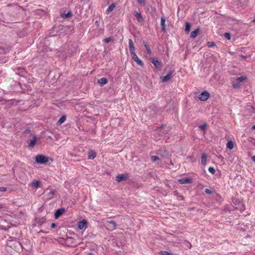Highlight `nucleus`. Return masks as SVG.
Masks as SVG:
<instances>
[{"mask_svg": "<svg viewBox=\"0 0 255 255\" xmlns=\"http://www.w3.org/2000/svg\"><path fill=\"white\" fill-rule=\"evenodd\" d=\"M35 161L39 164H45L48 161L49 158L42 154H38L35 156Z\"/></svg>", "mask_w": 255, "mask_h": 255, "instance_id": "obj_1", "label": "nucleus"}, {"mask_svg": "<svg viewBox=\"0 0 255 255\" xmlns=\"http://www.w3.org/2000/svg\"><path fill=\"white\" fill-rule=\"evenodd\" d=\"M174 73V70H170L166 75L160 77V81L162 83H165L169 81L173 77Z\"/></svg>", "mask_w": 255, "mask_h": 255, "instance_id": "obj_2", "label": "nucleus"}, {"mask_svg": "<svg viewBox=\"0 0 255 255\" xmlns=\"http://www.w3.org/2000/svg\"><path fill=\"white\" fill-rule=\"evenodd\" d=\"M130 53L131 54V56H132V59L135 62H136L139 65H140L141 66H143L144 65V63L142 62V61H141V60H140L138 58V57H137V56L136 55V54H135L134 51L131 52H130Z\"/></svg>", "mask_w": 255, "mask_h": 255, "instance_id": "obj_3", "label": "nucleus"}, {"mask_svg": "<svg viewBox=\"0 0 255 255\" xmlns=\"http://www.w3.org/2000/svg\"><path fill=\"white\" fill-rule=\"evenodd\" d=\"M151 61L156 68L160 69L162 67V63L161 62H159L156 57L151 58Z\"/></svg>", "mask_w": 255, "mask_h": 255, "instance_id": "obj_4", "label": "nucleus"}, {"mask_svg": "<svg viewBox=\"0 0 255 255\" xmlns=\"http://www.w3.org/2000/svg\"><path fill=\"white\" fill-rule=\"evenodd\" d=\"M210 97V93L205 91L201 93L199 96V99L202 101H206Z\"/></svg>", "mask_w": 255, "mask_h": 255, "instance_id": "obj_5", "label": "nucleus"}, {"mask_svg": "<svg viewBox=\"0 0 255 255\" xmlns=\"http://www.w3.org/2000/svg\"><path fill=\"white\" fill-rule=\"evenodd\" d=\"M37 141V136L35 135H33L32 139L28 140V147L30 149H32L35 145Z\"/></svg>", "mask_w": 255, "mask_h": 255, "instance_id": "obj_6", "label": "nucleus"}, {"mask_svg": "<svg viewBox=\"0 0 255 255\" xmlns=\"http://www.w3.org/2000/svg\"><path fill=\"white\" fill-rule=\"evenodd\" d=\"M88 225V222L86 220L83 219L81 221H79L77 223V227L79 229L82 230L84 228H86Z\"/></svg>", "mask_w": 255, "mask_h": 255, "instance_id": "obj_7", "label": "nucleus"}, {"mask_svg": "<svg viewBox=\"0 0 255 255\" xmlns=\"http://www.w3.org/2000/svg\"><path fill=\"white\" fill-rule=\"evenodd\" d=\"M128 178V176L127 174H119L116 177V180L117 182H121L123 181L126 180Z\"/></svg>", "mask_w": 255, "mask_h": 255, "instance_id": "obj_8", "label": "nucleus"}, {"mask_svg": "<svg viewBox=\"0 0 255 255\" xmlns=\"http://www.w3.org/2000/svg\"><path fill=\"white\" fill-rule=\"evenodd\" d=\"M106 224L111 230H115L117 228V224L114 221H108L107 222Z\"/></svg>", "mask_w": 255, "mask_h": 255, "instance_id": "obj_9", "label": "nucleus"}, {"mask_svg": "<svg viewBox=\"0 0 255 255\" xmlns=\"http://www.w3.org/2000/svg\"><path fill=\"white\" fill-rule=\"evenodd\" d=\"M178 182L181 184L191 183L192 182V179L189 177H185L179 179Z\"/></svg>", "mask_w": 255, "mask_h": 255, "instance_id": "obj_10", "label": "nucleus"}, {"mask_svg": "<svg viewBox=\"0 0 255 255\" xmlns=\"http://www.w3.org/2000/svg\"><path fill=\"white\" fill-rule=\"evenodd\" d=\"M134 15L136 17L139 22L143 23L144 22V19L141 15V13L140 12L135 11Z\"/></svg>", "mask_w": 255, "mask_h": 255, "instance_id": "obj_11", "label": "nucleus"}, {"mask_svg": "<svg viewBox=\"0 0 255 255\" xmlns=\"http://www.w3.org/2000/svg\"><path fill=\"white\" fill-rule=\"evenodd\" d=\"M65 212V210L64 208H60V209H57L54 214L55 218L58 219Z\"/></svg>", "mask_w": 255, "mask_h": 255, "instance_id": "obj_12", "label": "nucleus"}, {"mask_svg": "<svg viewBox=\"0 0 255 255\" xmlns=\"http://www.w3.org/2000/svg\"><path fill=\"white\" fill-rule=\"evenodd\" d=\"M128 45H129V50L130 52H133L135 51V47L134 46V44L131 39H128Z\"/></svg>", "mask_w": 255, "mask_h": 255, "instance_id": "obj_13", "label": "nucleus"}, {"mask_svg": "<svg viewBox=\"0 0 255 255\" xmlns=\"http://www.w3.org/2000/svg\"><path fill=\"white\" fill-rule=\"evenodd\" d=\"M116 5L115 3H112L106 10V14H108L111 12H112L113 10V9L116 7Z\"/></svg>", "mask_w": 255, "mask_h": 255, "instance_id": "obj_14", "label": "nucleus"}, {"mask_svg": "<svg viewBox=\"0 0 255 255\" xmlns=\"http://www.w3.org/2000/svg\"><path fill=\"white\" fill-rule=\"evenodd\" d=\"M165 18L164 17H161V29L162 31L164 32H165Z\"/></svg>", "mask_w": 255, "mask_h": 255, "instance_id": "obj_15", "label": "nucleus"}, {"mask_svg": "<svg viewBox=\"0 0 255 255\" xmlns=\"http://www.w3.org/2000/svg\"><path fill=\"white\" fill-rule=\"evenodd\" d=\"M200 32V29L197 28L196 30L192 31L190 33V37L192 38H195Z\"/></svg>", "mask_w": 255, "mask_h": 255, "instance_id": "obj_16", "label": "nucleus"}, {"mask_svg": "<svg viewBox=\"0 0 255 255\" xmlns=\"http://www.w3.org/2000/svg\"><path fill=\"white\" fill-rule=\"evenodd\" d=\"M143 44L146 50L147 54L150 55H151L152 52H151L150 48H149V47L148 46L147 42L145 41H144L143 42Z\"/></svg>", "mask_w": 255, "mask_h": 255, "instance_id": "obj_17", "label": "nucleus"}, {"mask_svg": "<svg viewBox=\"0 0 255 255\" xmlns=\"http://www.w3.org/2000/svg\"><path fill=\"white\" fill-rule=\"evenodd\" d=\"M108 81V79L106 78H102L98 80V83L100 84L101 86H103L106 84Z\"/></svg>", "mask_w": 255, "mask_h": 255, "instance_id": "obj_18", "label": "nucleus"}, {"mask_svg": "<svg viewBox=\"0 0 255 255\" xmlns=\"http://www.w3.org/2000/svg\"><path fill=\"white\" fill-rule=\"evenodd\" d=\"M96 156V153L94 150H91L89 152L88 158L90 159H93Z\"/></svg>", "mask_w": 255, "mask_h": 255, "instance_id": "obj_19", "label": "nucleus"}, {"mask_svg": "<svg viewBox=\"0 0 255 255\" xmlns=\"http://www.w3.org/2000/svg\"><path fill=\"white\" fill-rule=\"evenodd\" d=\"M207 156L206 153H203L202 154L201 163L205 165L207 162Z\"/></svg>", "mask_w": 255, "mask_h": 255, "instance_id": "obj_20", "label": "nucleus"}, {"mask_svg": "<svg viewBox=\"0 0 255 255\" xmlns=\"http://www.w3.org/2000/svg\"><path fill=\"white\" fill-rule=\"evenodd\" d=\"M61 16L63 18H67L71 17L72 16V13L71 11H68L67 13H63L61 14Z\"/></svg>", "mask_w": 255, "mask_h": 255, "instance_id": "obj_21", "label": "nucleus"}, {"mask_svg": "<svg viewBox=\"0 0 255 255\" xmlns=\"http://www.w3.org/2000/svg\"><path fill=\"white\" fill-rule=\"evenodd\" d=\"M234 146V143L233 141L231 140H230L228 141L227 143V147L230 149H233Z\"/></svg>", "mask_w": 255, "mask_h": 255, "instance_id": "obj_22", "label": "nucleus"}, {"mask_svg": "<svg viewBox=\"0 0 255 255\" xmlns=\"http://www.w3.org/2000/svg\"><path fill=\"white\" fill-rule=\"evenodd\" d=\"M191 28V24L189 22H186L185 24V32L186 33H188L189 31H190Z\"/></svg>", "mask_w": 255, "mask_h": 255, "instance_id": "obj_23", "label": "nucleus"}, {"mask_svg": "<svg viewBox=\"0 0 255 255\" xmlns=\"http://www.w3.org/2000/svg\"><path fill=\"white\" fill-rule=\"evenodd\" d=\"M66 120V117L65 116H62L60 119L59 120H58V122H57V124L59 125H61L62 124H63Z\"/></svg>", "mask_w": 255, "mask_h": 255, "instance_id": "obj_24", "label": "nucleus"}, {"mask_svg": "<svg viewBox=\"0 0 255 255\" xmlns=\"http://www.w3.org/2000/svg\"><path fill=\"white\" fill-rule=\"evenodd\" d=\"M55 191L52 190L50 191L49 193H47V197L49 199H51L53 198L54 194L55 193Z\"/></svg>", "mask_w": 255, "mask_h": 255, "instance_id": "obj_25", "label": "nucleus"}, {"mask_svg": "<svg viewBox=\"0 0 255 255\" xmlns=\"http://www.w3.org/2000/svg\"><path fill=\"white\" fill-rule=\"evenodd\" d=\"M247 79L246 77L241 76L237 78V82L238 83L242 82Z\"/></svg>", "mask_w": 255, "mask_h": 255, "instance_id": "obj_26", "label": "nucleus"}, {"mask_svg": "<svg viewBox=\"0 0 255 255\" xmlns=\"http://www.w3.org/2000/svg\"><path fill=\"white\" fill-rule=\"evenodd\" d=\"M159 254L160 255H173L172 253L167 251H161Z\"/></svg>", "mask_w": 255, "mask_h": 255, "instance_id": "obj_27", "label": "nucleus"}, {"mask_svg": "<svg viewBox=\"0 0 255 255\" xmlns=\"http://www.w3.org/2000/svg\"><path fill=\"white\" fill-rule=\"evenodd\" d=\"M39 182L38 181H35V182H33L32 183V187H34V188H37L38 187V186L39 185Z\"/></svg>", "mask_w": 255, "mask_h": 255, "instance_id": "obj_28", "label": "nucleus"}, {"mask_svg": "<svg viewBox=\"0 0 255 255\" xmlns=\"http://www.w3.org/2000/svg\"><path fill=\"white\" fill-rule=\"evenodd\" d=\"M207 124H204L203 125L200 126L199 127V128L200 129V130H201L202 131H204L206 129V128H207Z\"/></svg>", "mask_w": 255, "mask_h": 255, "instance_id": "obj_29", "label": "nucleus"}, {"mask_svg": "<svg viewBox=\"0 0 255 255\" xmlns=\"http://www.w3.org/2000/svg\"><path fill=\"white\" fill-rule=\"evenodd\" d=\"M46 219H45L44 218H42L37 222V223L39 225H41L46 222Z\"/></svg>", "mask_w": 255, "mask_h": 255, "instance_id": "obj_30", "label": "nucleus"}, {"mask_svg": "<svg viewBox=\"0 0 255 255\" xmlns=\"http://www.w3.org/2000/svg\"><path fill=\"white\" fill-rule=\"evenodd\" d=\"M224 37L228 40H230L231 38V35L229 32H226L224 33Z\"/></svg>", "mask_w": 255, "mask_h": 255, "instance_id": "obj_31", "label": "nucleus"}, {"mask_svg": "<svg viewBox=\"0 0 255 255\" xmlns=\"http://www.w3.org/2000/svg\"><path fill=\"white\" fill-rule=\"evenodd\" d=\"M151 159L152 161H157V160H159V158L158 156H155V155H153L151 157Z\"/></svg>", "mask_w": 255, "mask_h": 255, "instance_id": "obj_32", "label": "nucleus"}, {"mask_svg": "<svg viewBox=\"0 0 255 255\" xmlns=\"http://www.w3.org/2000/svg\"><path fill=\"white\" fill-rule=\"evenodd\" d=\"M207 45L209 47H213L215 46L216 44L214 42H208L207 43Z\"/></svg>", "mask_w": 255, "mask_h": 255, "instance_id": "obj_33", "label": "nucleus"}, {"mask_svg": "<svg viewBox=\"0 0 255 255\" xmlns=\"http://www.w3.org/2000/svg\"><path fill=\"white\" fill-rule=\"evenodd\" d=\"M209 171L212 173V174H214L215 173V169L213 167H210L208 168Z\"/></svg>", "mask_w": 255, "mask_h": 255, "instance_id": "obj_34", "label": "nucleus"}, {"mask_svg": "<svg viewBox=\"0 0 255 255\" xmlns=\"http://www.w3.org/2000/svg\"><path fill=\"white\" fill-rule=\"evenodd\" d=\"M112 40H113L112 38H111V37H108V38H105V39H104V40H103V41H104L105 42H106V43H109L110 42H111V41H112Z\"/></svg>", "mask_w": 255, "mask_h": 255, "instance_id": "obj_35", "label": "nucleus"}, {"mask_svg": "<svg viewBox=\"0 0 255 255\" xmlns=\"http://www.w3.org/2000/svg\"><path fill=\"white\" fill-rule=\"evenodd\" d=\"M233 87L235 89H237L240 87V85L239 84V83L238 82H237L236 83L233 84Z\"/></svg>", "mask_w": 255, "mask_h": 255, "instance_id": "obj_36", "label": "nucleus"}, {"mask_svg": "<svg viewBox=\"0 0 255 255\" xmlns=\"http://www.w3.org/2000/svg\"><path fill=\"white\" fill-rule=\"evenodd\" d=\"M205 192L208 194H211L213 192L210 190L209 189L206 188L205 189Z\"/></svg>", "mask_w": 255, "mask_h": 255, "instance_id": "obj_37", "label": "nucleus"}, {"mask_svg": "<svg viewBox=\"0 0 255 255\" xmlns=\"http://www.w3.org/2000/svg\"><path fill=\"white\" fill-rule=\"evenodd\" d=\"M138 2L141 5H144L145 3V0H137Z\"/></svg>", "mask_w": 255, "mask_h": 255, "instance_id": "obj_38", "label": "nucleus"}, {"mask_svg": "<svg viewBox=\"0 0 255 255\" xmlns=\"http://www.w3.org/2000/svg\"><path fill=\"white\" fill-rule=\"evenodd\" d=\"M6 191V188L4 187H0V191L4 192Z\"/></svg>", "mask_w": 255, "mask_h": 255, "instance_id": "obj_39", "label": "nucleus"}, {"mask_svg": "<svg viewBox=\"0 0 255 255\" xmlns=\"http://www.w3.org/2000/svg\"><path fill=\"white\" fill-rule=\"evenodd\" d=\"M31 132V130L29 129H27L24 131V133L25 134L29 133Z\"/></svg>", "mask_w": 255, "mask_h": 255, "instance_id": "obj_40", "label": "nucleus"}, {"mask_svg": "<svg viewBox=\"0 0 255 255\" xmlns=\"http://www.w3.org/2000/svg\"><path fill=\"white\" fill-rule=\"evenodd\" d=\"M56 226V224L55 223H52L51 225V228H54Z\"/></svg>", "mask_w": 255, "mask_h": 255, "instance_id": "obj_41", "label": "nucleus"}, {"mask_svg": "<svg viewBox=\"0 0 255 255\" xmlns=\"http://www.w3.org/2000/svg\"><path fill=\"white\" fill-rule=\"evenodd\" d=\"M251 159L253 162H255V155L251 157Z\"/></svg>", "mask_w": 255, "mask_h": 255, "instance_id": "obj_42", "label": "nucleus"}, {"mask_svg": "<svg viewBox=\"0 0 255 255\" xmlns=\"http://www.w3.org/2000/svg\"><path fill=\"white\" fill-rule=\"evenodd\" d=\"M178 197H179V198H181V200H183L184 199L183 196L181 195H178Z\"/></svg>", "mask_w": 255, "mask_h": 255, "instance_id": "obj_43", "label": "nucleus"}, {"mask_svg": "<svg viewBox=\"0 0 255 255\" xmlns=\"http://www.w3.org/2000/svg\"><path fill=\"white\" fill-rule=\"evenodd\" d=\"M9 228V227H4V228H2V229L5 230V231H6L8 230V229Z\"/></svg>", "mask_w": 255, "mask_h": 255, "instance_id": "obj_44", "label": "nucleus"}, {"mask_svg": "<svg viewBox=\"0 0 255 255\" xmlns=\"http://www.w3.org/2000/svg\"><path fill=\"white\" fill-rule=\"evenodd\" d=\"M252 129L253 130H255V125H254V126L252 127Z\"/></svg>", "mask_w": 255, "mask_h": 255, "instance_id": "obj_45", "label": "nucleus"}, {"mask_svg": "<svg viewBox=\"0 0 255 255\" xmlns=\"http://www.w3.org/2000/svg\"><path fill=\"white\" fill-rule=\"evenodd\" d=\"M3 205H2V204H0V208H3Z\"/></svg>", "mask_w": 255, "mask_h": 255, "instance_id": "obj_46", "label": "nucleus"}, {"mask_svg": "<svg viewBox=\"0 0 255 255\" xmlns=\"http://www.w3.org/2000/svg\"><path fill=\"white\" fill-rule=\"evenodd\" d=\"M252 22H253V23L255 22V18L252 20Z\"/></svg>", "mask_w": 255, "mask_h": 255, "instance_id": "obj_47", "label": "nucleus"}, {"mask_svg": "<svg viewBox=\"0 0 255 255\" xmlns=\"http://www.w3.org/2000/svg\"><path fill=\"white\" fill-rule=\"evenodd\" d=\"M178 194V192H175V195Z\"/></svg>", "mask_w": 255, "mask_h": 255, "instance_id": "obj_48", "label": "nucleus"}, {"mask_svg": "<svg viewBox=\"0 0 255 255\" xmlns=\"http://www.w3.org/2000/svg\"><path fill=\"white\" fill-rule=\"evenodd\" d=\"M3 101H4L3 99H2V100H0V102H3Z\"/></svg>", "mask_w": 255, "mask_h": 255, "instance_id": "obj_49", "label": "nucleus"}, {"mask_svg": "<svg viewBox=\"0 0 255 255\" xmlns=\"http://www.w3.org/2000/svg\"><path fill=\"white\" fill-rule=\"evenodd\" d=\"M40 232L44 233L42 230L40 231Z\"/></svg>", "mask_w": 255, "mask_h": 255, "instance_id": "obj_50", "label": "nucleus"}]
</instances>
